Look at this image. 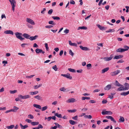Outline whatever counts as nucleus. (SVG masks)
<instances>
[{"label": "nucleus", "instance_id": "obj_1", "mask_svg": "<svg viewBox=\"0 0 129 129\" xmlns=\"http://www.w3.org/2000/svg\"><path fill=\"white\" fill-rule=\"evenodd\" d=\"M15 34L17 38L19 39L21 41L24 40V38H22L21 36L22 35V33L19 32H17L15 33Z\"/></svg>", "mask_w": 129, "mask_h": 129}, {"label": "nucleus", "instance_id": "obj_2", "mask_svg": "<svg viewBox=\"0 0 129 129\" xmlns=\"http://www.w3.org/2000/svg\"><path fill=\"white\" fill-rule=\"evenodd\" d=\"M10 3L12 6V11L14 12L15 11V7L16 4L15 0H9Z\"/></svg>", "mask_w": 129, "mask_h": 129}, {"label": "nucleus", "instance_id": "obj_3", "mask_svg": "<svg viewBox=\"0 0 129 129\" xmlns=\"http://www.w3.org/2000/svg\"><path fill=\"white\" fill-rule=\"evenodd\" d=\"M121 71L119 70H117L115 71L111 72L110 73V74L112 76H115L118 74Z\"/></svg>", "mask_w": 129, "mask_h": 129}, {"label": "nucleus", "instance_id": "obj_4", "mask_svg": "<svg viewBox=\"0 0 129 129\" xmlns=\"http://www.w3.org/2000/svg\"><path fill=\"white\" fill-rule=\"evenodd\" d=\"M18 96L22 99H26L30 98L29 95H26L23 96L21 95H19Z\"/></svg>", "mask_w": 129, "mask_h": 129}, {"label": "nucleus", "instance_id": "obj_5", "mask_svg": "<svg viewBox=\"0 0 129 129\" xmlns=\"http://www.w3.org/2000/svg\"><path fill=\"white\" fill-rule=\"evenodd\" d=\"M26 21L31 25H34L35 24V23L34 21L30 18H27Z\"/></svg>", "mask_w": 129, "mask_h": 129}, {"label": "nucleus", "instance_id": "obj_6", "mask_svg": "<svg viewBox=\"0 0 129 129\" xmlns=\"http://www.w3.org/2000/svg\"><path fill=\"white\" fill-rule=\"evenodd\" d=\"M76 100L74 98H71L67 100L66 102L67 103H74L76 102Z\"/></svg>", "mask_w": 129, "mask_h": 129}, {"label": "nucleus", "instance_id": "obj_7", "mask_svg": "<svg viewBox=\"0 0 129 129\" xmlns=\"http://www.w3.org/2000/svg\"><path fill=\"white\" fill-rule=\"evenodd\" d=\"M102 114L103 115H105L106 114L110 115L112 114V113L111 111H103L102 112Z\"/></svg>", "mask_w": 129, "mask_h": 129}, {"label": "nucleus", "instance_id": "obj_8", "mask_svg": "<svg viewBox=\"0 0 129 129\" xmlns=\"http://www.w3.org/2000/svg\"><path fill=\"white\" fill-rule=\"evenodd\" d=\"M4 33L6 34H10L13 35L14 34L13 32L11 30H7L4 32Z\"/></svg>", "mask_w": 129, "mask_h": 129}, {"label": "nucleus", "instance_id": "obj_9", "mask_svg": "<svg viewBox=\"0 0 129 129\" xmlns=\"http://www.w3.org/2000/svg\"><path fill=\"white\" fill-rule=\"evenodd\" d=\"M106 117L108 119H110L111 121L114 122V123H116V121L111 116H108Z\"/></svg>", "mask_w": 129, "mask_h": 129}, {"label": "nucleus", "instance_id": "obj_10", "mask_svg": "<svg viewBox=\"0 0 129 129\" xmlns=\"http://www.w3.org/2000/svg\"><path fill=\"white\" fill-rule=\"evenodd\" d=\"M23 37L27 39H29L30 37V36L29 34L26 33H24L23 34Z\"/></svg>", "mask_w": 129, "mask_h": 129}, {"label": "nucleus", "instance_id": "obj_11", "mask_svg": "<svg viewBox=\"0 0 129 129\" xmlns=\"http://www.w3.org/2000/svg\"><path fill=\"white\" fill-rule=\"evenodd\" d=\"M111 56V55L110 57H104V60L106 61H109L111 60L112 58V57Z\"/></svg>", "mask_w": 129, "mask_h": 129}, {"label": "nucleus", "instance_id": "obj_12", "mask_svg": "<svg viewBox=\"0 0 129 129\" xmlns=\"http://www.w3.org/2000/svg\"><path fill=\"white\" fill-rule=\"evenodd\" d=\"M38 37V35H36L34 37H30L29 39L31 41H33L36 40Z\"/></svg>", "mask_w": 129, "mask_h": 129}, {"label": "nucleus", "instance_id": "obj_13", "mask_svg": "<svg viewBox=\"0 0 129 129\" xmlns=\"http://www.w3.org/2000/svg\"><path fill=\"white\" fill-rule=\"evenodd\" d=\"M79 47L80 48L83 50L87 51L89 50L88 48L86 47H83L81 45Z\"/></svg>", "mask_w": 129, "mask_h": 129}, {"label": "nucleus", "instance_id": "obj_14", "mask_svg": "<svg viewBox=\"0 0 129 129\" xmlns=\"http://www.w3.org/2000/svg\"><path fill=\"white\" fill-rule=\"evenodd\" d=\"M69 44L71 46L75 47H77V45L76 43H72L71 41H69Z\"/></svg>", "mask_w": 129, "mask_h": 129}, {"label": "nucleus", "instance_id": "obj_15", "mask_svg": "<svg viewBox=\"0 0 129 129\" xmlns=\"http://www.w3.org/2000/svg\"><path fill=\"white\" fill-rule=\"evenodd\" d=\"M109 69V67H107L104 68L102 70L101 73L102 74H104L106 72H107Z\"/></svg>", "mask_w": 129, "mask_h": 129}, {"label": "nucleus", "instance_id": "obj_16", "mask_svg": "<svg viewBox=\"0 0 129 129\" xmlns=\"http://www.w3.org/2000/svg\"><path fill=\"white\" fill-rule=\"evenodd\" d=\"M111 87V85L110 84L108 85L105 87L104 89L105 90H109L110 89Z\"/></svg>", "mask_w": 129, "mask_h": 129}, {"label": "nucleus", "instance_id": "obj_17", "mask_svg": "<svg viewBox=\"0 0 129 129\" xmlns=\"http://www.w3.org/2000/svg\"><path fill=\"white\" fill-rule=\"evenodd\" d=\"M123 56L122 55H119L115 56L113 58L114 59H117L119 58H122Z\"/></svg>", "mask_w": 129, "mask_h": 129}, {"label": "nucleus", "instance_id": "obj_18", "mask_svg": "<svg viewBox=\"0 0 129 129\" xmlns=\"http://www.w3.org/2000/svg\"><path fill=\"white\" fill-rule=\"evenodd\" d=\"M20 125L22 129H25L28 127V125H26L23 126L21 123L20 124Z\"/></svg>", "mask_w": 129, "mask_h": 129}, {"label": "nucleus", "instance_id": "obj_19", "mask_svg": "<svg viewBox=\"0 0 129 129\" xmlns=\"http://www.w3.org/2000/svg\"><path fill=\"white\" fill-rule=\"evenodd\" d=\"M115 85L116 86L120 87L122 85V84L119 83L118 81L117 80H116L115 81Z\"/></svg>", "mask_w": 129, "mask_h": 129}, {"label": "nucleus", "instance_id": "obj_20", "mask_svg": "<svg viewBox=\"0 0 129 129\" xmlns=\"http://www.w3.org/2000/svg\"><path fill=\"white\" fill-rule=\"evenodd\" d=\"M129 94V91H128L127 92H123L120 93V95L123 96H126Z\"/></svg>", "mask_w": 129, "mask_h": 129}, {"label": "nucleus", "instance_id": "obj_21", "mask_svg": "<svg viewBox=\"0 0 129 129\" xmlns=\"http://www.w3.org/2000/svg\"><path fill=\"white\" fill-rule=\"evenodd\" d=\"M33 105L34 107H35L37 108H38L40 109H41V106L39 105L36 104H34Z\"/></svg>", "mask_w": 129, "mask_h": 129}, {"label": "nucleus", "instance_id": "obj_22", "mask_svg": "<svg viewBox=\"0 0 129 129\" xmlns=\"http://www.w3.org/2000/svg\"><path fill=\"white\" fill-rule=\"evenodd\" d=\"M42 84H39L38 85H36L34 86L33 87L34 89H37L39 88V87H41L42 86Z\"/></svg>", "mask_w": 129, "mask_h": 129}, {"label": "nucleus", "instance_id": "obj_23", "mask_svg": "<svg viewBox=\"0 0 129 129\" xmlns=\"http://www.w3.org/2000/svg\"><path fill=\"white\" fill-rule=\"evenodd\" d=\"M97 26L101 30H103L105 29L104 27L102 26L99 24H97Z\"/></svg>", "mask_w": 129, "mask_h": 129}, {"label": "nucleus", "instance_id": "obj_24", "mask_svg": "<svg viewBox=\"0 0 129 129\" xmlns=\"http://www.w3.org/2000/svg\"><path fill=\"white\" fill-rule=\"evenodd\" d=\"M119 122H123L124 121V119L123 117L122 116H120V118L119 120Z\"/></svg>", "mask_w": 129, "mask_h": 129}, {"label": "nucleus", "instance_id": "obj_25", "mask_svg": "<svg viewBox=\"0 0 129 129\" xmlns=\"http://www.w3.org/2000/svg\"><path fill=\"white\" fill-rule=\"evenodd\" d=\"M87 27L85 26H80V27H79L78 28V30H79L80 29L86 30L87 29Z\"/></svg>", "mask_w": 129, "mask_h": 129}, {"label": "nucleus", "instance_id": "obj_26", "mask_svg": "<svg viewBox=\"0 0 129 129\" xmlns=\"http://www.w3.org/2000/svg\"><path fill=\"white\" fill-rule=\"evenodd\" d=\"M39 122H31V124L32 125H38Z\"/></svg>", "mask_w": 129, "mask_h": 129}, {"label": "nucleus", "instance_id": "obj_27", "mask_svg": "<svg viewBox=\"0 0 129 129\" xmlns=\"http://www.w3.org/2000/svg\"><path fill=\"white\" fill-rule=\"evenodd\" d=\"M54 124L56 126H57V127H58L60 128H62V126L59 124L58 123H54Z\"/></svg>", "mask_w": 129, "mask_h": 129}, {"label": "nucleus", "instance_id": "obj_28", "mask_svg": "<svg viewBox=\"0 0 129 129\" xmlns=\"http://www.w3.org/2000/svg\"><path fill=\"white\" fill-rule=\"evenodd\" d=\"M36 52L37 53H41V52H42V50L41 49L37 48L36 50Z\"/></svg>", "mask_w": 129, "mask_h": 129}, {"label": "nucleus", "instance_id": "obj_29", "mask_svg": "<svg viewBox=\"0 0 129 129\" xmlns=\"http://www.w3.org/2000/svg\"><path fill=\"white\" fill-rule=\"evenodd\" d=\"M70 123L72 125H74L76 123V122L74 120H70L69 121Z\"/></svg>", "mask_w": 129, "mask_h": 129}, {"label": "nucleus", "instance_id": "obj_30", "mask_svg": "<svg viewBox=\"0 0 129 129\" xmlns=\"http://www.w3.org/2000/svg\"><path fill=\"white\" fill-rule=\"evenodd\" d=\"M38 93V91H35L34 92H29V94L31 95H35L37 94Z\"/></svg>", "mask_w": 129, "mask_h": 129}, {"label": "nucleus", "instance_id": "obj_31", "mask_svg": "<svg viewBox=\"0 0 129 129\" xmlns=\"http://www.w3.org/2000/svg\"><path fill=\"white\" fill-rule=\"evenodd\" d=\"M55 115L58 118H61L62 117L61 115L60 114H59L58 113H55Z\"/></svg>", "mask_w": 129, "mask_h": 129}, {"label": "nucleus", "instance_id": "obj_32", "mask_svg": "<svg viewBox=\"0 0 129 129\" xmlns=\"http://www.w3.org/2000/svg\"><path fill=\"white\" fill-rule=\"evenodd\" d=\"M14 125H12L10 126H7L6 127V128L8 129H12L14 128Z\"/></svg>", "mask_w": 129, "mask_h": 129}, {"label": "nucleus", "instance_id": "obj_33", "mask_svg": "<svg viewBox=\"0 0 129 129\" xmlns=\"http://www.w3.org/2000/svg\"><path fill=\"white\" fill-rule=\"evenodd\" d=\"M66 77L70 79H72V77L70 76V74H66Z\"/></svg>", "mask_w": 129, "mask_h": 129}, {"label": "nucleus", "instance_id": "obj_34", "mask_svg": "<svg viewBox=\"0 0 129 129\" xmlns=\"http://www.w3.org/2000/svg\"><path fill=\"white\" fill-rule=\"evenodd\" d=\"M90 98L89 97H83L82 98V100H85V99L90 100Z\"/></svg>", "mask_w": 129, "mask_h": 129}, {"label": "nucleus", "instance_id": "obj_35", "mask_svg": "<svg viewBox=\"0 0 129 129\" xmlns=\"http://www.w3.org/2000/svg\"><path fill=\"white\" fill-rule=\"evenodd\" d=\"M68 111L69 112H75L77 111V110L76 109L69 110H68Z\"/></svg>", "mask_w": 129, "mask_h": 129}, {"label": "nucleus", "instance_id": "obj_36", "mask_svg": "<svg viewBox=\"0 0 129 129\" xmlns=\"http://www.w3.org/2000/svg\"><path fill=\"white\" fill-rule=\"evenodd\" d=\"M52 17L54 20H59L60 19V18L58 17L52 16Z\"/></svg>", "mask_w": 129, "mask_h": 129}, {"label": "nucleus", "instance_id": "obj_37", "mask_svg": "<svg viewBox=\"0 0 129 129\" xmlns=\"http://www.w3.org/2000/svg\"><path fill=\"white\" fill-rule=\"evenodd\" d=\"M68 70L70 72L74 73L76 72V71L75 70L71 68H68Z\"/></svg>", "mask_w": 129, "mask_h": 129}, {"label": "nucleus", "instance_id": "obj_38", "mask_svg": "<svg viewBox=\"0 0 129 129\" xmlns=\"http://www.w3.org/2000/svg\"><path fill=\"white\" fill-rule=\"evenodd\" d=\"M17 91L16 90H10V92L11 94H14L17 92Z\"/></svg>", "mask_w": 129, "mask_h": 129}, {"label": "nucleus", "instance_id": "obj_39", "mask_svg": "<svg viewBox=\"0 0 129 129\" xmlns=\"http://www.w3.org/2000/svg\"><path fill=\"white\" fill-rule=\"evenodd\" d=\"M69 54L70 55H72V56H73L74 54V53L72 52L71 50L70 49L69 50Z\"/></svg>", "mask_w": 129, "mask_h": 129}, {"label": "nucleus", "instance_id": "obj_40", "mask_svg": "<svg viewBox=\"0 0 129 129\" xmlns=\"http://www.w3.org/2000/svg\"><path fill=\"white\" fill-rule=\"evenodd\" d=\"M66 89L64 87L61 88L59 89V90L61 91H63V92L65 91H66Z\"/></svg>", "mask_w": 129, "mask_h": 129}, {"label": "nucleus", "instance_id": "obj_41", "mask_svg": "<svg viewBox=\"0 0 129 129\" xmlns=\"http://www.w3.org/2000/svg\"><path fill=\"white\" fill-rule=\"evenodd\" d=\"M34 98L37 99L38 100H40L42 98L39 95H37V96H35Z\"/></svg>", "mask_w": 129, "mask_h": 129}, {"label": "nucleus", "instance_id": "obj_42", "mask_svg": "<svg viewBox=\"0 0 129 129\" xmlns=\"http://www.w3.org/2000/svg\"><path fill=\"white\" fill-rule=\"evenodd\" d=\"M28 117L30 119H32L34 118L33 116L31 114H29L28 115Z\"/></svg>", "mask_w": 129, "mask_h": 129}, {"label": "nucleus", "instance_id": "obj_43", "mask_svg": "<svg viewBox=\"0 0 129 129\" xmlns=\"http://www.w3.org/2000/svg\"><path fill=\"white\" fill-rule=\"evenodd\" d=\"M47 108L48 107L47 106H45L44 107H43L41 108V110L42 111H45L47 109Z\"/></svg>", "mask_w": 129, "mask_h": 129}, {"label": "nucleus", "instance_id": "obj_44", "mask_svg": "<svg viewBox=\"0 0 129 129\" xmlns=\"http://www.w3.org/2000/svg\"><path fill=\"white\" fill-rule=\"evenodd\" d=\"M114 29H109L108 30L106 31L107 33H110V32H112L113 31H114Z\"/></svg>", "mask_w": 129, "mask_h": 129}, {"label": "nucleus", "instance_id": "obj_45", "mask_svg": "<svg viewBox=\"0 0 129 129\" xmlns=\"http://www.w3.org/2000/svg\"><path fill=\"white\" fill-rule=\"evenodd\" d=\"M124 49L126 50L125 51H127L129 49V47L126 46H123Z\"/></svg>", "mask_w": 129, "mask_h": 129}, {"label": "nucleus", "instance_id": "obj_46", "mask_svg": "<svg viewBox=\"0 0 129 129\" xmlns=\"http://www.w3.org/2000/svg\"><path fill=\"white\" fill-rule=\"evenodd\" d=\"M53 11V10L52 9H51L48 12V14L49 15H51L52 14Z\"/></svg>", "mask_w": 129, "mask_h": 129}, {"label": "nucleus", "instance_id": "obj_47", "mask_svg": "<svg viewBox=\"0 0 129 129\" xmlns=\"http://www.w3.org/2000/svg\"><path fill=\"white\" fill-rule=\"evenodd\" d=\"M48 23L52 25H55V23H54L53 21H50L48 22Z\"/></svg>", "mask_w": 129, "mask_h": 129}, {"label": "nucleus", "instance_id": "obj_48", "mask_svg": "<svg viewBox=\"0 0 129 129\" xmlns=\"http://www.w3.org/2000/svg\"><path fill=\"white\" fill-rule=\"evenodd\" d=\"M35 76V75H32L30 76H26V78L28 79V78H31Z\"/></svg>", "mask_w": 129, "mask_h": 129}, {"label": "nucleus", "instance_id": "obj_49", "mask_svg": "<svg viewBox=\"0 0 129 129\" xmlns=\"http://www.w3.org/2000/svg\"><path fill=\"white\" fill-rule=\"evenodd\" d=\"M45 47L46 48V50L47 51H48L49 50V48L48 47V44L47 43H45Z\"/></svg>", "mask_w": 129, "mask_h": 129}, {"label": "nucleus", "instance_id": "obj_50", "mask_svg": "<svg viewBox=\"0 0 129 129\" xmlns=\"http://www.w3.org/2000/svg\"><path fill=\"white\" fill-rule=\"evenodd\" d=\"M52 68L55 71H57V66L56 65H55L53 66L52 67Z\"/></svg>", "mask_w": 129, "mask_h": 129}, {"label": "nucleus", "instance_id": "obj_51", "mask_svg": "<svg viewBox=\"0 0 129 129\" xmlns=\"http://www.w3.org/2000/svg\"><path fill=\"white\" fill-rule=\"evenodd\" d=\"M86 66L87 67V68L88 69H90V68H89V67H91V65L90 63H89L87 64L86 65Z\"/></svg>", "mask_w": 129, "mask_h": 129}, {"label": "nucleus", "instance_id": "obj_52", "mask_svg": "<svg viewBox=\"0 0 129 129\" xmlns=\"http://www.w3.org/2000/svg\"><path fill=\"white\" fill-rule=\"evenodd\" d=\"M120 87H121L122 89L123 90H127L125 87V86H124L122 85L121 86H120Z\"/></svg>", "mask_w": 129, "mask_h": 129}, {"label": "nucleus", "instance_id": "obj_53", "mask_svg": "<svg viewBox=\"0 0 129 129\" xmlns=\"http://www.w3.org/2000/svg\"><path fill=\"white\" fill-rule=\"evenodd\" d=\"M72 119L74 120H77L78 119L77 116H76L72 117Z\"/></svg>", "mask_w": 129, "mask_h": 129}, {"label": "nucleus", "instance_id": "obj_54", "mask_svg": "<svg viewBox=\"0 0 129 129\" xmlns=\"http://www.w3.org/2000/svg\"><path fill=\"white\" fill-rule=\"evenodd\" d=\"M64 32L66 34H68L69 32V30L68 29H66L64 30Z\"/></svg>", "mask_w": 129, "mask_h": 129}, {"label": "nucleus", "instance_id": "obj_55", "mask_svg": "<svg viewBox=\"0 0 129 129\" xmlns=\"http://www.w3.org/2000/svg\"><path fill=\"white\" fill-rule=\"evenodd\" d=\"M108 101L107 100H103L102 101V103L103 104H106L107 102Z\"/></svg>", "mask_w": 129, "mask_h": 129}, {"label": "nucleus", "instance_id": "obj_56", "mask_svg": "<svg viewBox=\"0 0 129 129\" xmlns=\"http://www.w3.org/2000/svg\"><path fill=\"white\" fill-rule=\"evenodd\" d=\"M13 108H14V110L16 111H17V110H18L19 109V108H18L16 106H14Z\"/></svg>", "mask_w": 129, "mask_h": 129}, {"label": "nucleus", "instance_id": "obj_57", "mask_svg": "<svg viewBox=\"0 0 129 129\" xmlns=\"http://www.w3.org/2000/svg\"><path fill=\"white\" fill-rule=\"evenodd\" d=\"M46 9L45 8L43 9V10L41 12V13L42 14H44L45 13V12L46 11Z\"/></svg>", "mask_w": 129, "mask_h": 129}, {"label": "nucleus", "instance_id": "obj_58", "mask_svg": "<svg viewBox=\"0 0 129 129\" xmlns=\"http://www.w3.org/2000/svg\"><path fill=\"white\" fill-rule=\"evenodd\" d=\"M25 121L28 123H30L31 122V121L30 119H26L25 120Z\"/></svg>", "mask_w": 129, "mask_h": 129}, {"label": "nucleus", "instance_id": "obj_59", "mask_svg": "<svg viewBox=\"0 0 129 129\" xmlns=\"http://www.w3.org/2000/svg\"><path fill=\"white\" fill-rule=\"evenodd\" d=\"M53 26L51 25H47L45 26V27L47 28H50L52 27Z\"/></svg>", "mask_w": 129, "mask_h": 129}, {"label": "nucleus", "instance_id": "obj_60", "mask_svg": "<svg viewBox=\"0 0 129 129\" xmlns=\"http://www.w3.org/2000/svg\"><path fill=\"white\" fill-rule=\"evenodd\" d=\"M28 45V44H22L21 46L22 47H25V45Z\"/></svg>", "mask_w": 129, "mask_h": 129}, {"label": "nucleus", "instance_id": "obj_61", "mask_svg": "<svg viewBox=\"0 0 129 129\" xmlns=\"http://www.w3.org/2000/svg\"><path fill=\"white\" fill-rule=\"evenodd\" d=\"M70 3L73 4H75V2L73 0H71L70 1Z\"/></svg>", "mask_w": 129, "mask_h": 129}, {"label": "nucleus", "instance_id": "obj_62", "mask_svg": "<svg viewBox=\"0 0 129 129\" xmlns=\"http://www.w3.org/2000/svg\"><path fill=\"white\" fill-rule=\"evenodd\" d=\"M76 71L78 73H81L82 72L83 70L82 69H80V70H77Z\"/></svg>", "mask_w": 129, "mask_h": 129}, {"label": "nucleus", "instance_id": "obj_63", "mask_svg": "<svg viewBox=\"0 0 129 129\" xmlns=\"http://www.w3.org/2000/svg\"><path fill=\"white\" fill-rule=\"evenodd\" d=\"M37 127L39 129L40 128H43V126L41 124H39L38 125V127Z\"/></svg>", "mask_w": 129, "mask_h": 129}, {"label": "nucleus", "instance_id": "obj_64", "mask_svg": "<svg viewBox=\"0 0 129 129\" xmlns=\"http://www.w3.org/2000/svg\"><path fill=\"white\" fill-rule=\"evenodd\" d=\"M57 128L56 126H54L53 127L52 126L50 128V129H56Z\"/></svg>", "mask_w": 129, "mask_h": 129}]
</instances>
